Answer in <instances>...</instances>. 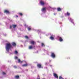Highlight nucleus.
<instances>
[{"instance_id":"obj_5","label":"nucleus","mask_w":79,"mask_h":79,"mask_svg":"<svg viewBox=\"0 0 79 79\" xmlns=\"http://www.w3.org/2000/svg\"><path fill=\"white\" fill-rule=\"evenodd\" d=\"M53 76L56 78V79H58V75H57L55 73H53Z\"/></svg>"},{"instance_id":"obj_30","label":"nucleus","mask_w":79,"mask_h":79,"mask_svg":"<svg viewBox=\"0 0 79 79\" xmlns=\"http://www.w3.org/2000/svg\"><path fill=\"white\" fill-rule=\"evenodd\" d=\"M20 63L21 64V63H23V61H20Z\"/></svg>"},{"instance_id":"obj_32","label":"nucleus","mask_w":79,"mask_h":79,"mask_svg":"<svg viewBox=\"0 0 79 79\" xmlns=\"http://www.w3.org/2000/svg\"><path fill=\"white\" fill-rule=\"evenodd\" d=\"M50 66H51V67H52V65H50Z\"/></svg>"},{"instance_id":"obj_18","label":"nucleus","mask_w":79,"mask_h":79,"mask_svg":"<svg viewBox=\"0 0 79 79\" xmlns=\"http://www.w3.org/2000/svg\"><path fill=\"white\" fill-rule=\"evenodd\" d=\"M41 45L42 47H45V44L43 43H41Z\"/></svg>"},{"instance_id":"obj_1","label":"nucleus","mask_w":79,"mask_h":79,"mask_svg":"<svg viewBox=\"0 0 79 79\" xmlns=\"http://www.w3.org/2000/svg\"><path fill=\"white\" fill-rule=\"evenodd\" d=\"M12 47V46L11 45V44L10 43H7L6 44V49L7 52H9L10 49Z\"/></svg>"},{"instance_id":"obj_24","label":"nucleus","mask_w":79,"mask_h":79,"mask_svg":"<svg viewBox=\"0 0 79 79\" xmlns=\"http://www.w3.org/2000/svg\"><path fill=\"white\" fill-rule=\"evenodd\" d=\"M63 78V77H61V76H60L59 78V79H62Z\"/></svg>"},{"instance_id":"obj_8","label":"nucleus","mask_w":79,"mask_h":79,"mask_svg":"<svg viewBox=\"0 0 79 79\" xmlns=\"http://www.w3.org/2000/svg\"><path fill=\"white\" fill-rule=\"evenodd\" d=\"M12 45L14 47H15V46L16 45V43L15 42H13L12 43Z\"/></svg>"},{"instance_id":"obj_13","label":"nucleus","mask_w":79,"mask_h":79,"mask_svg":"<svg viewBox=\"0 0 79 79\" xmlns=\"http://www.w3.org/2000/svg\"><path fill=\"white\" fill-rule=\"evenodd\" d=\"M15 78L16 79H19V76L18 75L15 76Z\"/></svg>"},{"instance_id":"obj_11","label":"nucleus","mask_w":79,"mask_h":79,"mask_svg":"<svg viewBox=\"0 0 79 79\" xmlns=\"http://www.w3.org/2000/svg\"><path fill=\"white\" fill-rule=\"evenodd\" d=\"M57 10L58 11H61V8L58 7L57 8Z\"/></svg>"},{"instance_id":"obj_21","label":"nucleus","mask_w":79,"mask_h":79,"mask_svg":"<svg viewBox=\"0 0 79 79\" xmlns=\"http://www.w3.org/2000/svg\"><path fill=\"white\" fill-rule=\"evenodd\" d=\"M19 15H20V16H23V13H19Z\"/></svg>"},{"instance_id":"obj_14","label":"nucleus","mask_w":79,"mask_h":79,"mask_svg":"<svg viewBox=\"0 0 79 79\" xmlns=\"http://www.w3.org/2000/svg\"><path fill=\"white\" fill-rule=\"evenodd\" d=\"M42 11H45V10H46V8H45V7L43 8L42 9Z\"/></svg>"},{"instance_id":"obj_17","label":"nucleus","mask_w":79,"mask_h":79,"mask_svg":"<svg viewBox=\"0 0 79 79\" xmlns=\"http://www.w3.org/2000/svg\"><path fill=\"white\" fill-rule=\"evenodd\" d=\"M12 27H13V28H15V27H16V25L13 24Z\"/></svg>"},{"instance_id":"obj_16","label":"nucleus","mask_w":79,"mask_h":79,"mask_svg":"<svg viewBox=\"0 0 79 79\" xmlns=\"http://www.w3.org/2000/svg\"><path fill=\"white\" fill-rule=\"evenodd\" d=\"M50 39H51V40H53V39H54V37L52 36H51L50 37Z\"/></svg>"},{"instance_id":"obj_28","label":"nucleus","mask_w":79,"mask_h":79,"mask_svg":"<svg viewBox=\"0 0 79 79\" xmlns=\"http://www.w3.org/2000/svg\"><path fill=\"white\" fill-rule=\"evenodd\" d=\"M3 74H4V75H5V74H6V73H5V72H3Z\"/></svg>"},{"instance_id":"obj_31","label":"nucleus","mask_w":79,"mask_h":79,"mask_svg":"<svg viewBox=\"0 0 79 79\" xmlns=\"http://www.w3.org/2000/svg\"><path fill=\"white\" fill-rule=\"evenodd\" d=\"M17 17H18V15L16 16Z\"/></svg>"},{"instance_id":"obj_22","label":"nucleus","mask_w":79,"mask_h":79,"mask_svg":"<svg viewBox=\"0 0 79 79\" xmlns=\"http://www.w3.org/2000/svg\"><path fill=\"white\" fill-rule=\"evenodd\" d=\"M25 39H29V37H28V36H26L25 37Z\"/></svg>"},{"instance_id":"obj_15","label":"nucleus","mask_w":79,"mask_h":79,"mask_svg":"<svg viewBox=\"0 0 79 79\" xmlns=\"http://www.w3.org/2000/svg\"><path fill=\"white\" fill-rule=\"evenodd\" d=\"M32 46H30L29 47V48L30 50H31V49H32Z\"/></svg>"},{"instance_id":"obj_10","label":"nucleus","mask_w":79,"mask_h":79,"mask_svg":"<svg viewBox=\"0 0 79 79\" xmlns=\"http://www.w3.org/2000/svg\"><path fill=\"white\" fill-rule=\"evenodd\" d=\"M59 41H60V42H62V41H63V40L62 39V37H60L59 38Z\"/></svg>"},{"instance_id":"obj_20","label":"nucleus","mask_w":79,"mask_h":79,"mask_svg":"<svg viewBox=\"0 0 79 79\" xmlns=\"http://www.w3.org/2000/svg\"><path fill=\"white\" fill-rule=\"evenodd\" d=\"M67 15V16H69V13L68 12H67V14H65V15L66 16Z\"/></svg>"},{"instance_id":"obj_29","label":"nucleus","mask_w":79,"mask_h":79,"mask_svg":"<svg viewBox=\"0 0 79 79\" xmlns=\"http://www.w3.org/2000/svg\"><path fill=\"white\" fill-rule=\"evenodd\" d=\"M11 27H12V26H11V25H10V29H11Z\"/></svg>"},{"instance_id":"obj_27","label":"nucleus","mask_w":79,"mask_h":79,"mask_svg":"<svg viewBox=\"0 0 79 79\" xmlns=\"http://www.w3.org/2000/svg\"><path fill=\"white\" fill-rule=\"evenodd\" d=\"M15 60H16V59H18V57H17V56L15 57Z\"/></svg>"},{"instance_id":"obj_9","label":"nucleus","mask_w":79,"mask_h":79,"mask_svg":"<svg viewBox=\"0 0 79 79\" xmlns=\"http://www.w3.org/2000/svg\"><path fill=\"white\" fill-rule=\"evenodd\" d=\"M70 21L71 23H72L73 24H74V22H73V19H71V18H70Z\"/></svg>"},{"instance_id":"obj_3","label":"nucleus","mask_w":79,"mask_h":79,"mask_svg":"<svg viewBox=\"0 0 79 79\" xmlns=\"http://www.w3.org/2000/svg\"><path fill=\"white\" fill-rule=\"evenodd\" d=\"M51 57H52V58H55V56H55V53H54L52 52L51 53Z\"/></svg>"},{"instance_id":"obj_12","label":"nucleus","mask_w":79,"mask_h":79,"mask_svg":"<svg viewBox=\"0 0 79 79\" xmlns=\"http://www.w3.org/2000/svg\"><path fill=\"white\" fill-rule=\"evenodd\" d=\"M27 66V64L22 65V66H23V67H25Z\"/></svg>"},{"instance_id":"obj_19","label":"nucleus","mask_w":79,"mask_h":79,"mask_svg":"<svg viewBox=\"0 0 79 79\" xmlns=\"http://www.w3.org/2000/svg\"><path fill=\"white\" fill-rule=\"evenodd\" d=\"M27 29L28 31H31V28L30 27H28Z\"/></svg>"},{"instance_id":"obj_23","label":"nucleus","mask_w":79,"mask_h":79,"mask_svg":"<svg viewBox=\"0 0 79 79\" xmlns=\"http://www.w3.org/2000/svg\"><path fill=\"white\" fill-rule=\"evenodd\" d=\"M15 53L16 54H18V51H15Z\"/></svg>"},{"instance_id":"obj_25","label":"nucleus","mask_w":79,"mask_h":79,"mask_svg":"<svg viewBox=\"0 0 79 79\" xmlns=\"http://www.w3.org/2000/svg\"><path fill=\"white\" fill-rule=\"evenodd\" d=\"M18 61L19 63H20L21 62V60H20V59H18Z\"/></svg>"},{"instance_id":"obj_2","label":"nucleus","mask_w":79,"mask_h":79,"mask_svg":"<svg viewBox=\"0 0 79 79\" xmlns=\"http://www.w3.org/2000/svg\"><path fill=\"white\" fill-rule=\"evenodd\" d=\"M37 66L39 68H43V67L42 66V65L40 64H37Z\"/></svg>"},{"instance_id":"obj_4","label":"nucleus","mask_w":79,"mask_h":79,"mask_svg":"<svg viewBox=\"0 0 79 79\" xmlns=\"http://www.w3.org/2000/svg\"><path fill=\"white\" fill-rule=\"evenodd\" d=\"M4 12V13H6V14H10V12L8 11V10H5Z\"/></svg>"},{"instance_id":"obj_6","label":"nucleus","mask_w":79,"mask_h":79,"mask_svg":"<svg viewBox=\"0 0 79 79\" xmlns=\"http://www.w3.org/2000/svg\"><path fill=\"white\" fill-rule=\"evenodd\" d=\"M40 4L41 5H42V6H43L44 5H45V3H44V2L42 1H40Z\"/></svg>"},{"instance_id":"obj_26","label":"nucleus","mask_w":79,"mask_h":79,"mask_svg":"<svg viewBox=\"0 0 79 79\" xmlns=\"http://www.w3.org/2000/svg\"><path fill=\"white\" fill-rule=\"evenodd\" d=\"M14 68L16 69L17 68V67L15 65L14 66Z\"/></svg>"},{"instance_id":"obj_7","label":"nucleus","mask_w":79,"mask_h":79,"mask_svg":"<svg viewBox=\"0 0 79 79\" xmlns=\"http://www.w3.org/2000/svg\"><path fill=\"white\" fill-rule=\"evenodd\" d=\"M31 44H32V45H34V44H35V42L34 41H31L30 42Z\"/></svg>"}]
</instances>
